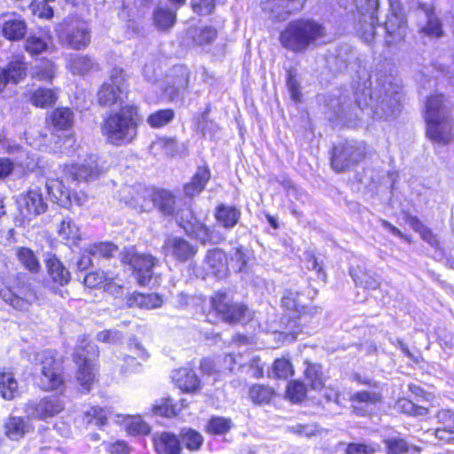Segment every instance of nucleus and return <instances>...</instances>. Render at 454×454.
Masks as SVG:
<instances>
[{
  "instance_id": "e433bc0d",
  "label": "nucleus",
  "mask_w": 454,
  "mask_h": 454,
  "mask_svg": "<svg viewBox=\"0 0 454 454\" xmlns=\"http://www.w3.org/2000/svg\"><path fill=\"white\" fill-rule=\"evenodd\" d=\"M59 236L72 245L80 239V230L69 217L63 218L58 228Z\"/></svg>"
},
{
  "instance_id": "58836bf2",
  "label": "nucleus",
  "mask_w": 454,
  "mask_h": 454,
  "mask_svg": "<svg viewBox=\"0 0 454 454\" xmlns=\"http://www.w3.org/2000/svg\"><path fill=\"white\" fill-rule=\"evenodd\" d=\"M387 454H407L410 452H419L420 448L409 445L406 441L401 438H390L384 440Z\"/></svg>"
},
{
  "instance_id": "338daca9",
  "label": "nucleus",
  "mask_w": 454,
  "mask_h": 454,
  "mask_svg": "<svg viewBox=\"0 0 454 454\" xmlns=\"http://www.w3.org/2000/svg\"><path fill=\"white\" fill-rule=\"evenodd\" d=\"M85 418L88 424H94L96 426H103L107 420L106 411L99 407H91L85 413Z\"/></svg>"
},
{
  "instance_id": "cd10ccee",
  "label": "nucleus",
  "mask_w": 454,
  "mask_h": 454,
  "mask_svg": "<svg viewBox=\"0 0 454 454\" xmlns=\"http://www.w3.org/2000/svg\"><path fill=\"white\" fill-rule=\"evenodd\" d=\"M156 190L143 188L136 192L132 198L131 205L142 212H151L155 208L154 197Z\"/></svg>"
},
{
  "instance_id": "5701e85b",
  "label": "nucleus",
  "mask_w": 454,
  "mask_h": 454,
  "mask_svg": "<svg viewBox=\"0 0 454 454\" xmlns=\"http://www.w3.org/2000/svg\"><path fill=\"white\" fill-rule=\"evenodd\" d=\"M173 379L178 387L184 392H194L200 387V380L196 373L190 369L182 368L176 371Z\"/></svg>"
},
{
  "instance_id": "393cba45",
  "label": "nucleus",
  "mask_w": 454,
  "mask_h": 454,
  "mask_svg": "<svg viewBox=\"0 0 454 454\" xmlns=\"http://www.w3.org/2000/svg\"><path fill=\"white\" fill-rule=\"evenodd\" d=\"M205 261L212 274L220 278L225 275L227 271L226 255L223 250L219 248L209 250Z\"/></svg>"
},
{
  "instance_id": "a19ab883",
  "label": "nucleus",
  "mask_w": 454,
  "mask_h": 454,
  "mask_svg": "<svg viewBox=\"0 0 454 454\" xmlns=\"http://www.w3.org/2000/svg\"><path fill=\"white\" fill-rule=\"evenodd\" d=\"M248 394L254 403L263 404L270 402L275 391L269 386L255 384L250 387Z\"/></svg>"
},
{
  "instance_id": "bf43d9fd",
  "label": "nucleus",
  "mask_w": 454,
  "mask_h": 454,
  "mask_svg": "<svg viewBox=\"0 0 454 454\" xmlns=\"http://www.w3.org/2000/svg\"><path fill=\"white\" fill-rule=\"evenodd\" d=\"M20 262L29 270L37 271L39 262L31 249L21 247L17 252Z\"/></svg>"
},
{
  "instance_id": "de8ad7c7",
  "label": "nucleus",
  "mask_w": 454,
  "mask_h": 454,
  "mask_svg": "<svg viewBox=\"0 0 454 454\" xmlns=\"http://www.w3.org/2000/svg\"><path fill=\"white\" fill-rule=\"evenodd\" d=\"M155 25L160 29H168L176 22V13L167 8H158L153 13Z\"/></svg>"
},
{
  "instance_id": "7c9ffc66",
  "label": "nucleus",
  "mask_w": 454,
  "mask_h": 454,
  "mask_svg": "<svg viewBox=\"0 0 454 454\" xmlns=\"http://www.w3.org/2000/svg\"><path fill=\"white\" fill-rule=\"evenodd\" d=\"M24 206L28 214L40 215L46 211L47 205L43 201L39 189H31L23 199Z\"/></svg>"
},
{
  "instance_id": "2f4dec72",
  "label": "nucleus",
  "mask_w": 454,
  "mask_h": 454,
  "mask_svg": "<svg viewBox=\"0 0 454 454\" xmlns=\"http://www.w3.org/2000/svg\"><path fill=\"white\" fill-rule=\"evenodd\" d=\"M304 377L307 384L314 390H321L325 387V377L322 366L318 364L306 362Z\"/></svg>"
},
{
  "instance_id": "1a4fd4ad",
  "label": "nucleus",
  "mask_w": 454,
  "mask_h": 454,
  "mask_svg": "<svg viewBox=\"0 0 454 454\" xmlns=\"http://www.w3.org/2000/svg\"><path fill=\"white\" fill-rule=\"evenodd\" d=\"M126 98V84L123 69L113 68L109 82H105L98 92V102L103 106L121 104Z\"/></svg>"
},
{
  "instance_id": "09e8293b",
  "label": "nucleus",
  "mask_w": 454,
  "mask_h": 454,
  "mask_svg": "<svg viewBox=\"0 0 454 454\" xmlns=\"http://www.w3.org/2000/svg\"><path fill=\"white\" fill-rule=\"evenodd\" d=\"M378 23L377 14L372 17L361 16L359 19L361 37L367 43L373 40L376 25Z\"/></svg>"
},
{
  "instance_id": "6e6552de",
  "label": "nucleus",
  "mask_w": 454,
  "mask_h": 454,
  "mask_svg": "<svg viewBox=\"0 0 454 454\" xmlns=\"http://www.w3.org/2000/svg\"><path fill=\"white\" fill-rule=\"evenodd\" d=\"M121 262L131 266L136 273V278L140 286L150 284L153 277V268L158 263V260L150 254H138L135 250L124 248L120 254Z\"/></svg>"
},
{
  "instance_id": "69168bd1",
  "label": "nucleus",
  "mask_w": 454,
  "mask_h": 454,
  "mask_svg": "<svg viewBox=\"0 0 454 454\" xmlns=\"http://www.w3.org/2000/svg\"><path fill=\"white\" fill-rule=\"evenodd\" d=\"M398 407L403 412L413 416H424L427 413V409L422 406L416 405L414 403L408 399H401L397 402Z\"/></svg>"
},
{
  "instance_id": "9d476101",
  "label": "nucleus",
  "mask_w": 454,
  "mask_h": 454,
  "mask_svg": "<svg viewBox=\"0 0 454 454\" xmlns=\"http://www.w3.org/2000/svg\"><path fill=\"white\" fill-rule=\"evenodd\" d=\"M58 37L64 46L82 50L90 43V28L86 21L73 20L59 31Z\"/></svg>"
},
{
  "instance_id": "8fccbe9b",
  "label": "nucleus",
  "mask_w": 454,
  "mask_h": 454,
  "mask_svg": "<svg viewBox=\"0 0 454 454\" xmlns=\"http://www.w3.org/2000/svg\"><path fill=\"white\" fill-rule=\"evenodd\" d=\"M8 82L17 84L26 76L25 64L20 60L11 61L6 68L4 69Z\"/></svg>"
},
{
  "instance_id": "4c0bfd02",
  "label": "nucleus",
  "mask_w": 454,
  "mask_h": 454,
  "mask_svg": "<svg viewBox=\"0 0 454 454\" xmlns=\"http://www.w3.org/2000/svg\"><path fill=\"white\" fill-rule=\"evenodd\" d=\"M282 306L292 313V317H296L298 313L304 311V305L300 301V293L294 289H286L281 301Z\"/></svg>"
},
{
  "instance_id": "a18cd8bd",
  "label": "nucleus",
  "mask_w": 454,
  "mask_h": 454,
  "mask_svg": "<svg viewBox=\"0 0 454 454\" xmlns=\"http://www.w3.org/2000/svg\"><path fill=\"white\" fill-rule=\"evenodd\" d=\"M184 406V405L182 404L179 407L176 403H173V400L171 398L168 397L162 399L160 403L155 404L153 407V411L156 415L172 418L176 416Z\"/></svg>"
},
{
  "instance_id": "6e6d98bb",
  "label": "nucleus",
  "mask_w": 454,
  "mask_h": 454,
  "mask_svg": "<svg viewBox=\"0 0 454 454\" xmlns=\"http://www.w3.org/2000/svg\"><path fill=\"white\" fill-rule=\"evenodd\" d=\"M46 38L37 35H30L25 42V50L31 55H38L45 51L48 48Z\"/></svg>"
},
{
  "instance_id": "49530a36",
  "label": "nucleus",
  "mask_w": 454,
  "mask_h": 454,
  "mask_svg": "<svg viewBox=\"0 0 454 454\" xmlns=\"http://www.w3.org/2000/svg\"><path fill=\"white\" fill-rule=\"evenodd\" d=\"M175 117V112L172 109H162L151 114L147 117V123L154 129L161 128L168 124Z\"/></svg>"
},
{
  "instance_id": "412c9836",
  "label": "nucleus",
  "mask_w": 454,
  "mask_h": 454,
  "mask_svg": "<svg viewBox=\"0 0 454 454\" xmlns=\"http://www.w3.org/2000/svg\"><path fill=\"white\" fill-rule=\"evenodd\" d=\"M210 177L211 174L207 167H199L192 180L184 186L185 196L192 198L199 195L205 189Z\"/></svg>"
},
{
  "instance_id": "f03ea898",
  "label": "nucleus",
  "mask_w": 454,
  "mask_h": 454,
  "mask_svg": "<svg viewBox=\"0 0 454 454\" xmlns=\"http://www.w3.org/2000/svg\"><path fill=\"white\" fill-rule=\"evenodd\" d=\"M101 172L102 168L98 165L96 156H90L82 164L66 165L63 169L62 179H51L46 182L45 187L48 195L52 202L62 207H69L73 205V202L76 205H82V198L74 195L73 200L71 192L65 186L64 181L67 183L90 181L97 178Z\"/></svg>"
},
{
  "instance_id": "c756f323",
  "label": "nucleus",
  "mask_w": 454,
  "mask_h": 454,
  "mask_svg": "<svg viewBox=\"0 0 454 454\" xmlns=\"http://www.w3.org/2000/svg\"><path fill=\"white\" fill-rule=\"evenodd\" d=\"M27 27L24 20L12 19L3 25L4 36L11 41H20L26 35Z\"/></svg>"
},
{
  "instance_id": "c03bdc74",
  "label": "nucleus",
  "mask_w": 454,
  "mask_h": 454,
  "mask_svg": "<svg viewBox=\"0 0 454 454\" xmlns=\"http://www.w3.org/2000/svg\"><path fill=\"white\" fill-rule=\"evenodd\" d=\"M193 42L198 46L211 44L217 37V30L213 27L195 28L193 31Z\"/></svg>"
},
{
  "instance_id": "c85d7f7f",
  "label": "nucleus",
  "mask_w": 454,
  "mask_h": 454,
  "mask_svg": "<svg viewBox=\"0 0 454 454\" xmlns=\"http://www.w3.org/2000/svg\"><path fill=\"white\" fill-rule=\"evenodd\" d=\"M155 196V208L164 215H174L176 212V198L173 193L164 189H159L156 190Z\"/></svg>"
},
{
  "instance_id": "0eeeda50",
  "label": "nucleus",
  "mask_w": 454,
  "mask_h": 454,
  "mask_svg": "<svg viewBox=\"0 0 454 454\" xmlns=\"http://www.w3.org/2000/svg\"><path fill=\"white\" fill-rule=\"evenodd\" d=\"M363 144L346 141L333 147L332 167L337 172L348 170L356 166L364 158Z\"/></svg>"
},
{
  "instance_id": "ddd939ff",
  "label": "nucleus",
  "mask_w": 454,
  "mask_h": 454,
  "mask_svg": "<svg viewBox=\"0 0 454 454\" xmlns=\"http://www.w3.org/2000/svg\"><path fill=\"white\" fill-rule=\"evenodd\" d=\"M63 409V401L59 396L50 395L38 402H28L24 411L27 419H46L59 414Z\"/></svg>"
},
{
  "instance_id": "4d7b16f0",
  "label": "nucleus",
  "mask_w": 454,
  "mask_h": 454,
  "mask_svg": "<svg viewBox=\"0 0 454 454\" xmlns=\"http://www.w3.org/2000/svg\"><path fill=\"white\" fill-rule=\"evenodd\" d=\"M168 82L175 84L179 90L184 91L189 84V73L187 68L182 66L174 67L171 70L170 80Z\"/></svg>"
},
{
  "instance_id": "774afa93",
  "label": "nucleus",
  "mask_w": 454,
  "mask_h": 454,
  "mask_svg": "<svg viewBox=\"0 0 454 454\" xmlns=\"http://www.w3.org/2000/svg\"><path fill=\"white\" fill-rule=\"evenodd\" d=\"M378 448L373 444L349 443L346 448V454H375Z\"/></svg>"
},
{
  "instance_id": "603ef678",
  "label": "nucleus",
  "mask_w": 454,
  "mask_h": 454,
  "mask_svg": "<svg viewBox=\"0 0 454 454\" xmlns=\"http://www.w3.org/2000/svg\"><path fill=\"white\" fill-rule=\"evenodd\" d=\"M85 251L92 254L93 256H102L104 258H110L114 255V253L117 251V247L111 243H97L89 245Z\"/></svg>"
},
{
  "instance_id": "a211bd4d",
  "label": "nucleus",
  "mask_w": 454,
  "mask_h": 454,
  "mask_svg": "<svg viewBox=\"0 0 454 454\" xmlns=\"http://www.w3.org/2000/svg\"><path fill=\"white\" fill-rule=\"evenodd\" d=\"M301 5L300 0H266L263 4V11L269 12L276 20H285Z\"/></svg>"
},
{
  "instance_id": "39448f33",
  "label": "nucleus",
  "mask_w": 454,
  "mask_h": 454,
  "mask_svg": "<svg viewBox=\"0 0 454 454\" xmlns=\"http://www.w3.org/2000/svg\"><path fill=\"white\" fill-rule=\"evenodd\" d=\"M324 35L323 27L311 20L290 22L280 35L281 44L293 51H303Z\"/></svg>"
},
{
  "instance_id": "e2e57ef3",
  "label": "nucleus",
  "mask_w": 454,
  "mask_h": 454,
  "mask_svg": "<svg viewBox=\"0 0 454 454\" xmlns=\"http://www.w3.org/2000/svg\"><path fill=\"white\" fill-rule=\"evenodd\" d=\"M54 64L45 61L35 67L32 76L39 81H51L54 77Z\"/></svg>"
},
{
  "instance_id": "2eb2a0df",
  "label": "nucleus",
  "mask_w": 454,
  "mask_h": 454,
  "mask_svg": "<svg viewBox=\"0 0 454 454\" xmlns=\"http://www.w3.org/2000/svg\"><path fill=\"white\" fill-rule=\"evenodd\" d=\"M0 294L6 303L20 311H28L37 298L35 293L26 286L7 289Z\"/></svg>"
},
{
  "instance_id": "864d4df0",
  "label": "nucleus",
  "mask_w": 454,
  "mask_h": 454,
  "mask_svg": "<svg viewBox=\"0 0 454 454\" xmlns=\"http://www.w3.org/2000/svg\"><path fill=\"white\" fill-rule=\"evenodd\" d=\"M173 216H175L176 223L184 231V232L189 231L194 223L198 221L193 211L189 207L178 209L177 211L176 210Z\"/></svg>"
},
{
  "instance_id": "f8f14e48",
  "label": "nucleus",
  "mask_w": 454,
  "mask_h": 454,
  "mask_svg": "<svg viewBox=\"0 0 454 454\" xmlns=\"http://www.w3.org/2000/svg\"><path fill=\"white\" fill-rule=\"evenodd\" d=\"M211 304L222 319L230 324L241 321L247 312V306L233 301L225 293H216L211 298Z\"/></svg>"
},
{
  "instance_id": "473e14b6",
  "label": "nucleus",
  "mask_w": 454,
  "mask_h": 454,
  "mask_svg": "<svg viewBox=\"0 0 454 454\" xmlns=\"http://www.w3.org/2000/svg\"><path fill=\"white\" fill-rule=\"evenodd\" d=\"M29 100L35 106L45 108L56 102L57 95L51 89L39 88L29 93Z\"/></svg>"
},
{
  "instance_id": "5fc2aeb1",
  "label": "nucleus",
  "mask_w": 454,
  "mask_h": 454,
  "mask_svg": "<svg viewBox=\"0 0 454 454\" xmlns=\"http://www.w3.org/2000/svg\"><path fill=\"white\" fill-rule=\"evenodd\" d=\"M182 442L190 450H199L203 442L202 435L192 429H183L180 434Z\"/></svg>"
},
{
  "instance_id": "72a5a7b5",
  "label": "nucleus",
  "mask_w": 454,
  "mask_h": 454,
  "mask_svg": "<svg viewBox=\"0 0 454 454\" xmlns=\"http://www.w3.org/2000/svg\"><path fill=\"white\" fill-rule=\"evenodd\" d=\"M19 393V385L12 372H0V395L5 400H12Z\"/></svg>"
},
{
  "instance_id": "680f3d73",
  "label": "nucleus",
  "mask_w": 454,
  "mask_h": 454,
  "mask_svg": "<svg viewBox=\"0 0 454 454\" xmlns=\"http://www.w3.org/2000/svg\"><path fill=\"white\" fill-rule=\"evenodd\" d=\"M231 425V419L215 417L208 421L207 430L210 434H223L230 430Z\"/></svg>"
},
{
  "instance_id": "052dcab7",
  "label": "nucleus",
  "mask_w": 454,
  "mask_h": 454,
  "mask_svg": "<svg viewBox=\"0 0 454 454\" xmlns=\"http://www.w3.org/2000/svg\"><path fill=\"white\" fill-rule=\"evenodd\" d=\"M286 395L293 403H300L306 396L305 385L298 380L290 381L286 387Z\"/></svg>"
},
{
  "instance_id": "f704fd0d",
  "label": "nucleus",
  "mask_w": 454,
  "mask_h": 454,
  "mask_svg": "<svg viewBox=\"0 0 454 454\" xmlns=\"http://www.w3.org/2000/svg\"><path fill=\"white\" fill-rule=\"evenodd\" d=\"M52 126L58 130H64L70 128L74 122V114L67 107L57 108L51 114Z\"/></svg>"
},
{
  "instance_id": "aec40b11",
  "label": "nucleus",
  "mask_w": 454,
  "mask_h": 454,
  "mask_svg": "<svg viewBox=\"0 0 454 454\" xmlns=\"http://www.w3.org/2000/svg\"><path fill=\"white\" fill-rule=\"evenodd\" d=\"M426 17V24L419 29V33L430 38H441L444 35L442 24L434 12V8L424 6L422 8Z\"/></svg>"
},
{
  "instance_id": "a878e982",
  "label": "nucleus",
  "mask_w": 454,
  "mask_h": 454,
  "mask_svg": "<svg viewBox=\"0 0 454 454\" xmlns=\"http://www.w3.org/2000/svg\"><path fill=\"white\" fill-rule=\"evenodd\" d=\"M46 266L48 274L53 282L65 286L70 281L71 274L69 270L57 257L52 256L49 258Z\"/></svg>"
},
{
  "instance_id": "0e129e2a",
  "label": "nucleus",
  "mask_w": 454,
  "mask_h": 454,
  "mask_svg": "<svg viewBox=\"0 0 454 454\" xmlns=\"http://www.w3.org/2000/svg\"><path fill=\"white\" fill-rule=\"evenodd\" d=\"M357 12L360 16L372 17L377 14L379 0H354Z\"/></svg>"
},
{
  "instance_id": "c9c22d12",
  "label": "nucleus",
  "mask_w": 454,
  "mask_h": 454,
  "mask_svg": "<svg viewBox=\"0 0 454 454\" xmlns=\"http://www.w3.org/2000/svg\"><path fill=\"white\" fill-rule=\"evenodd\" d=\"M407 222L415 231L419 233L424 241L428 243L433 247L437 248L439 247L440 243L436 235L432 231L431 229L425 226L418 217L409 215Z\"/></svg>"
},
{
  "instance_id": "3c124183",
  "label": "nucleus",
  "mask_w": 454,
  "mask_h": 454,
  "mask_svg": "<svg viewBox=\"0 0 454 454\" xmlns=\"http://www.w3.org/2000/svg\"><path fill=\"white\" fill-rule=\"evenodd\" d=\"M189 237L199 240L201 244H207L212 240L211 231L203 223L199 220L194 223L192 227L185 232Z\"/></svg>"
},
{
  "instance_id": "bb28decb",
  "label": "nucleus",
  "mask_w": 454,
  "mask_h": 454,
  "mask_svg": "<svg viewBox=\"0 0 454 454\" xmlns=\"http://www.w3.org/2000/svg\"><path fill=\"white\" fill-rule=\"evenodd\" d=\"M162 299L156 294H132L127 297L129 307H139L147 309L160 308L162 305Z\"/></svg>"
},
{
  "instance_id": "4be33fe9",
  "label": "nucleus",
  "mask_w": 454,
  "mask_h": 454,
  "mask_svg": "<svg viewBox=\"0 0 454 454\" xmlns=\"http://www.w3.org/2000/svg\"><path fill=\"white\" fill-rule=\"evenodd\" d=\"M154 446L158 454H180L182 450L178 438L168 432L154 439Z\"/></svg>"
},
{
  "instance_id": "13d9d810",
  "label": "nucleus",
  "mask_w": 454,
  "mask_h": 454,
  "mask_svg": "<svg viewBox=\"0 0 454 454\" xmlns=\"http://www.w3.org/2000/svg\"><path fill=\"white\" fill-rule=\"evenodd\" d=\"M294 367L291 362L286 358L276 359L272 365V373L278 379H287L294 375Z\"/></svg>"
},
{
  "instance_id": "9b49d317",
  "label": "nucleus",
  "mask_w": 454,
  "mask_h": 454,
  "mask_svg": "<svg viewBox=\"0 0 454 454\" xmlns=\"http://www.w3.org/2000/svg\"><path fill=\"white\" fill-rule=\"evenodd\" d=\"M391 13L387 16L384 27L387 33L385 41L388 46L402 42L407 32L405 18L399 1L390 0Z\"/></svg>"
},
{
  "instance_id": "20e7f679",
  "label": "nucleus",
  "mask_w": 454,
  "mask_h": 454,
  "mask_svg": "<svg viewBox=\"0 0 454 454\" xmlns=\"http://www.w3.org/2000/svg\"><path fill=\"white\" fill-rule=\"evenodd\" d=\"M137 126V107L125 106L104 121L101 131L107 143L119 146L129 144L135 139Z\"/></svg>"
},
{
  "instance_id": "ea45409f",
  "label": "nucleus",
  "mask_w": 454,
  "mask_h": 454,
  "mask_svg": "<svg viewBox=\"0 0 454 454\" xmlns=\"http://www.w3.org/2000/svg\"><path fill=\"white\" fill-rule=\"evenodd\" d=\"M94 66V60L87 55H75L69 59L67 64L69 70L74 74H87L92 70Z\"/></svg>"
},
{
  "instance_id": "f3484780",
  "label": "nucleus",
  "mask_w": 454,
  "mask_h": 454,
  "mask_svg": "<svg viewBox=\"0 0 454 454\" xmlns=\"http://www.w3.org/2000/svg\"><path fill=\"white\" fill-rule=\"evenodd\" d=\"M74 362L78 365L77 381L80 383L82 391L89 392L96 379L94 364L90 363V357L80 352L75 354Z\"/></svg>"
},
{
  "instance_id": "b1692460",
  "label": "nucleus",
  "mask_w": 454,
  "mask_h": 454,
  "mask_svg": "<svg viewBox=\"0 0 454 454\" xmlns=\"http://www.w3.org/2000/svg\"><path fill=\"white\" fill-rule=\"evenodd\" d=\"M31 426L25 418L9 417L4 423V433L11 440H19L30 431Z\"/></svg>"
},
{
  "instance_id": "4468645a",
  "label": "nucleus",
  "mask_w": 454,
  "mask_h": 454,
  "mask_svg": "<svg viewBox=\"0 0 454 454\" xmlns=\"http://www.w3.org/2000/svg\"><path fill=\"white\" fill-rule=\"evenodd\" d=\"M163 249L167 255L171 256L179 262L192 260L199 250L198 246L181 237H169L167 239Z\"/></svg>"
},
{
  "instance_id": "7ed1b4c3",
  "label": "nucleus",
  "mask_w": 454,
  "mask_h": 454,
  "mask_svg": "<svg viewBox=\"0 0 454 454\" xmlns=\"http://www.w3.org/2000/svg\"><path fill=\"white\" fill-rule=\"evenodd\" d=\"M452 109V102L442 94H433L427 98L424 118L427 136L431 141L447 145L454 140Z\"/></svg>"
},
{
  "instance_id": "37998d69",
  "label": "nucleus",
  "mask_w": 454,
  "mask_h": 454,
  "mask_svg": "<svg viewBox=\"0 0 454 454\" xmlns=\"http://www.w3.org/2000/svg\"><path fill=\"white\" fill-rule=\"evenodd\" d=\"M350 275L358 286L370 290L380 287V281L366 271L350 270Z\"/></svg>"
},
{
  "instance_id": "79ce46f5",
  "label": "nucleus",
  "mask_w": 454,
  "mask_h": 454,
  "mask_svg": "<svg viewBox=\"0 0 454 454\" xmlns=\"http://www.w3.org/2000/svg\"><path fill=\"white\" fill-rule=\"evenodd\" d=\"M352 59V54L347 50H340L337 54L332 55L327 59V64L333 72L339 73L347 69Z\"/></svg>"
},
{
  "instance_id": "f257e3e1",
  "label": "nucleus",
  "mask_w": 454,
  "mask_h": 454,
  "mask_svg": "<svg viewBox=\"0 0 454 454\" xmlns=\"http://www.w3.org/2000/svg\"><path fill=\"white\" fill-rule=\"evenodd\" d=\"M402 90L392 75L377 79L372 88H364L356 92V104L361 111L377 120H391L401 112Z\"/></svg>"
},
{
  "instance_id": "423d86ee",
  "label": "nucleus",
  "mask_w": 454,
  "mask_h": 454,
  "mask_svg": "<svg viewBox=\"0 0 454 454\" xmlns=\"http://www.w3.org/2000/svg\"><path fill=\"white\" fill-rule=\"evenodd\" d=\"M35 372L40 373L39 386L45 391L58 390L64 386L62 369L51 350H43L34 356Z\"/></svg>"
},
{
  "instance_id": "dca6fc26",
  "label": "nucleus",
  "mask_w": 454,
  "mask_h": 454,
  "mask_svg": "<svg viewBox=\"0 0 454 454\" xmlns=\"http://www.w3.org/2000/svg\"><path fill=\"white\" fill-rule=\"evenodd\" d=\"M352 403L353 412L357 416H367L372 412V406L380 403L382 401V394L378 388L372 390L357 391L351 395L349 398Z\"/></svg>"
},
{
  "instance_id": "6ab92c4d",
  "label": "nucleus",
  "mask_w": 454,
  "mask_h": 454,
  "mask_svg": "<svg viewBox=\"0 0 454 454\" xmlns=\"http://www.w3.org/2000/svg\"><path fill=\"white\" fill-rule=\"evenodd\" d=\"M241 217V211L234 206L220 204L215 211L216 223L223 228L231 230L237 225Z\"/></svg>"
}]
</instances>
